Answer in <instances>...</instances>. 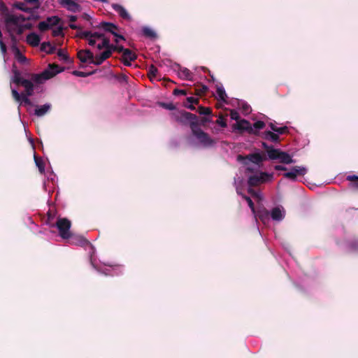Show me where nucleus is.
Segmentation results:
<instances>
[{"instance_id":"11","label":"nucleus","mask_w":358,"mask_h":358,"mask_svg":"<svg viewBox=\"0 0 358 358\" xmlns=\"http://www.w3.org/2000/svg\"><path fill=\"white\" fill-rule=\"evenodd\" d=\"M273 177L272 174H268L266 173H261L259 176L253 175L248 178V185L252 187H255L259 185L261 183L266 182L268 179L271 178Z\"/></svg>"},{"instance_id":"45","label":"nucleus","mask_w":358,"mask_h":358,"mask_svg":"<svg viewBox=\"0 0 358 358\" xmlns=\"http://www.w3.org/2000/svg\"><path fill=\"white\" fill-rule=\"evenodd\" d=\"M265 123L263 121H257L254 123L252 128L257 131V129H262L265 127Z\"/></svg>"},{"instance_id":"14","label":"nucleus","mask_w":358,"mask_h":358,"mask_svg":"<svg viewBox=\"0 0 358 358\" xmlns=\"http://www.w3.org/2000/svg\"><path fill=\"white\" fill-rule=\"evenodd\" d=\"M255 217H258L264 224H266L270 220V212L264 207L259 208L257 210H255V213H253Z\"/></svg>"},{"instance_id":"8","label":"nucleus","mask_w":358,"mask_h":358,"mask_svg":"<svg viewBox=\"0 0 358 358\" xmlns=\"http://www.w3.org/2000/svg\"><path fill=\"white\" fill-rule=\"evenodd\" d=\"M76 37L87 41L90 46H94L96 44V39L103 37V33L99 31H77Z\"/></svg>"},{"instance_id":"3","label":"nucleus","mask_w":358,"mask_h":358,"mask_svg":"<svg viewBox=\"0 0 358 358\" xmlns=\"http://www.w3.org/2000/svg\"><path fill=\"white\" fill-rule=\"evenodd\" d=\"M13 82L17 85H21L24 87V92H23L24 95L32 96L34 94V84L31 80L23 78L21 76L20 72L17 69L13 70Z\"/></svg>"},{"instance_id":"16","label":"nucleus","mask_w":358,"mask_h":358,"mask_svg":"<svg viewBox=\"0 0 358 358\" xmlns=\"http://www.w3.org/2000/svg\"><path fill=\"white\" fill-rule=\"evenodd\" d=\"M112 8L113 10L118 13V15L124 20L127 21L131 20V17L128 13L127 10L121 5L117 3H113Z\"/></svg>"},{"instance_id":"7","label":"nucleus","mask_w":358,"mask_h":358,"mask_svg":"<svg viewBox=\"0 0 358 358\" xmlns=\"http://www.w3.org/2000/svg\"><path fill=\"white\" fill-rule=\"evenodd\" d=\"M268 159L271 160H278L280 163L285 164H289L294 162V160L287 152L276 148L268 151Z\"/></svg>"},{"instance_id":"43","label":"nucleus","mask_w":358,"mask_h":358,"mask_svg":"<svg viewBox=\"0 0 358 358\" xmlns=\"http://www.w3.org/2000/svg\"><path fill=\"white\" fill-rule=\"evenodd\" d=\"M159 105L162 107L163 108L170 110H176V106L172 103H164V102H159Z\"/></svg>"},{"instance_id":"12","label":"nucleus","mask_w":358,"mask_h":358,"mask_svg":"<svg viewBox=\"0 0 358 358\" xmlns=\"http://www.w3.org/2000/svg\"><path fill=\"white\" fill-rule=\"evenodd\" d=\"M307 170L306 168L296 166L293 167L290 171L285 173L283 176L292 181H296L297 176H304Z\"/></svg>"},{"instance_id":"37","label":"nucleus","mask_w":358,"mask_h":358,"mask_svg":"<svg viewBox=\"0 0 358 358\" xmlns=\"http://www.w3.org/2000/svg\"><path fill=\"white\" fill-rule=\"evenodd\" d=\"M208 87L204 85H198L195 87V94L201 96L208 91Z\"/></svg>"},{"instance_id":"59","label":"nucleus","mask_w":358,"mask_h":358,"mask_svg":"<svg viewBox=\"0 0 358 358\" xmlns=\"http://www.w3.org/2000/svg\"><path fill=\"white\" fill-rule=\"evenodd\" d=\"M231 117L233 120H238V118H239V115H238V113L236 111H234L233 110V111L231 112Z\"/></svg>"},{"instance_id":"55","label":"nucleus","mask_w":358,"mask_h":358,"mask_svg":"<svg viewBox=\"0 0 358 358\" xmlns=\"http://www.w3.org/2000/svg\"><path fill=\"white\" fill-rule=\"evenodd\" d=\"M116 45H113L110 43V41L108 42V46L107 47L106 50H109L111 52V54L113 52L116 51Z\"/></svg>"},{"instance_id":"29","label":"nucleus","mask_w":358,"mask_h":358,"mask_svg":"<svg viewBox=\"0 0 358 358\" xmlns=\"http://www.w3.org/2000/svg\"><path fill=\"white\" fill-rule=\"evenodd\" d=\"M269 127L272 131L277 132L279 134H286L289 131V129L287 126H284L282 127H278L273 123L271 122L269 124Z\"/></svg>"},{"instance_id":"36","label":"nucleus","mask_w":358,"mask_h":358,"mask_svg":"<svg viewBox=\"0 0 358 358\" xmlns=\"http://www.w3.org/2000/svg\"><path fill=\"white\" fill-rule=\"evenodd\" d=\"M158 70L154 65H150L148 68V75L151 80L157 77Z\"/></svg>"},{"instance_id":"33","label":"nucleus","mask_w":358,"mask_h":358,"mask_svg":"<svg viewBox=\"0 0 358 358\" xmlns=\"http://www.w3.org/2000/svg\"><path fill=\"white\" fill-rule=\"evenodd\" d=\"M122 57L126 59H129V61H134L137 59V55L136 53L133 52L129 49H126L122 55Z\"/></svg>"},{"instance_id":"32","label":"nucleus","mask_w":358,"mask_h":358,"mask_svg":"<svg viewBox=\"0 0 358 358\" xmlns=\"http://www.w3.org/2000/svg\"><path fill=\"white\" fill-rule=\"evenodd\" d=\"M13 50L14 51L15 56L16 59L20 63H24L27 60V58L21 53V52L18 49V48H17L16 46L14 45V46H13Z\"/></svg>"},{"instance_id":"9","label":"nucleus","mask_w":358,"mask_h":358,"mask_svg":"<svg viewBox=\"0 0 358 358\" xmlns=\"http://www.w3.org/2000/svg\"><path fill=\"white\" fill-rule=\"evenodd\" d=\"M266 159V156L259 152L249 154L245 157L241 155H238V160L243 161V163L245 165H248L249 162L257 165H259L260 164L262 163V162H264Z\"/></svg>"},{"instance_id":"25","label":"nucleus","mask_w":358,"mask_h":358,"mask_svg":"<svg viewBox=\"0 0 358 358\" xmlns=\"http://www.w3.org/2000/svg\"><path fill=\"white\" fill-rule=\"evenodd\" d=\"M216 93L220 101L226 102L227 96L223 86L221 84L216 85Z\"/></svg>"},{"instance_id":"28","label":"nucleus","mask_w":358,"mask_h":358,"mask_svg":"<svg viewBox=\"0 0 358 358\" xmlns=\"http://www.w3.org/2000/svg\"><path fill=\"white\" fill-rule=\"evenodd\" d=\"M179 76L181 78L192 80V73L187 68H182L179 72Z\"/></svg>"},{"instance_id":"50","label":"nucleus","mask_w":358,"mask_h":358,"mask_svg":"<svg viewBox=\"0 0 358 358\" xmlns=\"http://www.w3.org/2000/svg\"><path fill=\"white\" fill-rule=\"evenodd\" d=\"M173 94L176 96H178V95H186L187 94V92L185 90H179V89H175L173 90Z\"/></svg>"},{"instance_id":"39","label":"nucleus","mask_w":358,"mask_h":358,"mask_svg":"<svg viewBox=\"0 0 358 358\" xmlns=\"http://www.w3.org/2000/svg\"><path fill=\"white\" fill-rule=\"evenodd\" d=\"M14 17L16 18V22L15 23H10V27H12V25H17V24L20 23V22H25L27 20V21L31 20L30 17H25L23 15H14Z\"/></svg>"},{"instance_id":"47","label":"nucleus","mask_w":358,"mask_h":358,"mask_svg":"<svg viewBox=\"0 0 358 358\" xmlns=\"http://www.w3.org/2000/svg\"><path fill=\"white\" fill-rule=\"evenodd\" d=\"M111 55V52L106 49L100 54V56L104 59V61L110 57Z\"/></svg>"},{"instance_id":"2","label":"nucleus","mask_w":358,"mask_h":358,"mask_svg":"<svg viewBox=\"0 0 358 358\" xmlns=\"http://www.w3.org/2000/svg\"><path fill=\"white\" fill-rule=\"evenodd\" d=\"M62 69L59 66L55 64H49L48 69H45L41 73H31L30 74L31 80L38 84L43 83L45 80L52 78L58 73L61 72Z\"/></svg>"},{"instance_id":"5","label":"nucleus","mask_w":358,"mask_h":358,"mask_svg":"<svg viewBox=\"0 0 358 358\" xmlns=\"http://www.w3.org/2000/svg\"><path fill=\"white\" fill-rule=\"evenodd\" d=\"M94 28L101 29L105 32H108L113 34L115 36L114 41L116 43H118L120 40H125L122 35L117 33L119 31L118 27L112 22L102 21L99 24L94 26Z\"/></svg>"},{"instance_id":"10","label":"nucleus","mask_w":358,"mask_h":358,"mask_svg":"<svg viewBox=\"0 0 358 358\" xmlns=\"http://www.w3.org/2000/svg\"><path fill=\"white\" fill-rule=\"evenodd\" d=\"M233 129L234 130H238L241 134L247 131L250 134H257V131L252 128L250 122L245 119L237 121V122L233 125Z\"/></svg>"},{"instance_id":"46","label":"nucleus","mask_w":358,"mask_h":358,"mask_svg":"<svg viewBox=\"0 0 358 358\" xmlns=\"http://www.w3.org/2000/svg\"><path fill=\"white\" fill-rule=\"evenodd\" d=\"M216 124H219L222 128H225L227 127V122L222 115L219 116V118L216 120Z\"/></svg>"},{"instance_id":"40","label":"nucleus","mask_w":358,"mask_h":358,"mask_svg":"<svg viewBox=\"0 0 358 358\" xmlns=\"http://www.w3.org/2000/svg\"><path fill=\"white\" fill-rule=\"evenodd\" d=\"M104 62V59L99 55H93V59H91L90 64H95L96 66L101 65Z\"/></svg>"},{"instance_id":"42","label":"nucleus","mask_w":358,"mask_h":358,"mask_svg":"<svg viewBox=\"0 0 358 358\" xmlns=\"http://www.w3.org/2000/svg\"><path fill=\"white\" fill-rule=\"evenodd\" d=\"M38 29L40 31L44 32L45 31L49 30L50 28L49 25L45 22V21H41L38 24Z\"/></svg>"},{"instance_id":"20","label":"nucleus","mask_w":358,"mask_h":358,"mask_svg":"<svg viewBox=\"0 0 358 358\" xmlns=\"http://www.w3.org/2000/svg\"><path fill=\"white\" fill-rule=\"evenodd\" d=\"M26 41L29 45L37 47L40 43L41 38L36 34L31 33L27 35Z\"/></svg>"},{"instance_id":"63","label":"nucleus","mask_w":358,"mask_h":358,"mask_svg":"<svg viewBox=\"0 0 358 358\" xmlns=\"http://www.w3.org/2000/svg\"><path fill=\"white\" fill-rule=\"evenodd\" d=\"M69 27L72 29H75V30H77V31H79L80 30H82L81 28L78 26H77L76 24H73V23H71L69 24Z\"/></svg>"},{"instance_id":"19","label":"nucleus","mask_w":358,"mask_h":358,"mask_svg":"<svg viewBox=\"0 0 358 358\" xmlns=\"http://www.w3.org/2000/svg\"><path fill=\"white\" fill-rule=\"evenodd\" d=\"M33 27V25L31 23H26L21 24L20 23L17 24V25H12L13 28V36L15 38L14 36V33H15L17 35H21L24 33V30L27 29H31Z\"/></svg>"},{"instance_id":"24","label":"nucleus","mask_w":358,"mask_h":358,"mask_svg":"<svg viewBox=\"0 0 358 358\" xmlns=\"http://www.w3.org/2000/svg\"><path fill=\"white\" fill-rule=\"evenodd\" d=\"M263 138L266 140L275 143L279 141V136L271 131H266L263 133Z\"/></svg>"},{"instance_id":"15","label":"nucleus","mask_w":358,"mask_h":358,"mask_svg":"<svg viewBox=\"0 0 358 358\" xmlns=\"http://www.w3.org/2000/svg\"><path fill=\"white\" fill-rule=\"evenodd\" d=\"M11 93H12V96L15 101L23 102L26 105L31 104V101L29 99V96L24 95V93L19 94V92L15 89H13L11 90Z\"/></svg>"},{"instance_id":"44","label":"nucleus","mask_w":358,"mask_h":358,"mask_svg":"<svg viewBox=\"0 0 358 358\" xmlns=\"http://www.w3.org/2000/svg\"><path fill=\"white\" fill-rule=\"evenodd\" d=\"M52 34L54 37L62 36H64L63 27H58L57 28L52 30Z\"/></svg>"},{"instance_id":"56","label":"nucleus","mask_w":358,"mask_h":358,"mask_svg":"<svg viewBox=\"0 0 358 358\" xmlns=\"http://www.w3.org/2000/svg\"><path fill=\"white\" fill-rule=\"evenodd\" d=\"M350 249L352 251H355L358 250V241H355V243H352L350 245Z\"/></svg>"},{"instance_id":"23","label":"nucleus","mask_w":358,"mask_h":358,"mask_svg":"<svg viewBox=\"0 0 358 358\" xmlns=\"http://www.w3.org/2000/svg\"><path fill=\"white\" fill-rule=\"evenodd\" d=\"M270 215L271 218L275 221H280L284 217V215H282L281 210L278 207L273 208L271 213H270Z\"/></svg>"},{"instance_id":"49","label":"nucleus","mask_w":358,"mask_h":358,"mask_svg":"<svg viewBox=\"0 0 358 358\" xmlns=\"http://www.w3.org/2000/svg\"><path fill=\"white\" fill-rule=\"evenodd\" d=\"M57 55L66 62H68L69 60V56L66 54H64L63 50L61 49L58 50Z\"/></svg>"},{"instance_id":"48","label":"nucleus","mask_w":358,"mask_h":358,"mask_svg":"<svg viewBox=\"0 0 358 358\" xmlns=\"http://www.w3.org/2000/svg\"><path fill=\"white\" fill-rule=\"evenodd\" d=\"M93 73V72H90V73H85V72H83V71H75L73 72V74L77 76H80V77H83V78H85V77H87L88 76H90Z\"/></svg>"},{"instance_id":"27","label":"nucleus","mask_w":358,"mask_h":358,"mask_svg":"<svg viewBox=\"0 0 358 358\" xmlns=\"http://www.w3.org/2000/svg\"><path fill=\"white\" fill-rule=\"evenodd\" d=\"M45 21L51 29L52 27L57 26L59 24V22H61V18H59L58 16H51L47 17L46 20Z\"/></svg>"},{"instance_id":"17","label":"nucleus","mask_w":358,"mask_h":358,"mask_svg":"<svg viewBox=\"0 0 358 358\" xmlns=\"http://www.w3.org/2000/svg\"><path fill=\"white\" fill-rule=\"evenodd\" d=\"M59 3L71 12L76 13L80 10V6L73 0H60Z\"/></svg>"},{"instance_id":"22","label":"nucleus","mask_w":358,"mask_h":358,"mask_svg":"<svg viewBox=\"0 0 358 358\" xmlns=\"http://www.w3.org/2000/svg\"><path fill=\"white\" fill-rule=\"evenodd\" d=\"M26 4L27 3H25V1H15L13 4V7L20 10L24 11L25 13H31L32 12V8L27 7Z\"/></svg>"},{"instance_id":"52","label":"nucleus","mask_w":358,"mask_h":358,"mask_svg":"<svg viewBox=\"0 0 358 358\" xmlns=\"http://www.w3.org/2000/svg\"><path fill=\"white\" fill-rule=\"evenodd\" d=\"M187 101L190 103L191 104H198L199 103V99L192 96H189L187 98Z\"/></svg>"},{"instance_id":"34","label":"nucleus","mask_w":358,"mask_h":358,"mask_svg":"<svg viewBox=\"0 0 358 358\" xmlns=\"http://www.w3.org/2000/svg\"><path fill=\"white\" fill-rule=\"evenodd\" d=\"M34 161H35L36 165L38 168L39 172L41 173H44V172H45V164H44V162H43V159L41 158L38 157H36L35 155L34 156Z\"/></svg>"},{"instance_id":"58","label":"nucleus","mask_w":358,"mask_h":358,"mask_svg":"<svg viewBox=\"0 0 358 358\" xmlns=\"http://www.w3.org/2000/svg\"><path fill=\"white\" fill-rule=\"evenodd\" d=\"M122 62L124 64V65L127 66H130L131 65V62L129 59L124 58L123 57L121 59Z\"/></svg>"},{"instance_id":"61","label":"nucleus","mask_w":358,"mask_h":358,"mask_svg":"<svg viewBox=\"0 0 358 358\" xmlns=\"http://www.w3.org/2000/svg\"><path fill=\"white\" fill-rule=\"evenodd\" d=\"M29 14L27 17H30L31 20H37L39 18V15L34 14L33 11Z\"/></svg>"},{"instance_id":"26","label":"nucleus","mask_w":358,"mask_h":358,"mask_svg":"<svg viewBox=\"0 0 358 358\" xmlns=\"http://www.w3.org/2000/svg\"><path fill=\"white\" fill-rule=\"evenodd\" d=\"M41 51L45 52L47 54H53L56 50L54 45L50 42H43L41 45Z\"/></svg>"},{"instance_id":"60","label":"nucleus","mask_w":358,"mask_h":358,"mask_svg":"<svg viewBox=\"0 0 358 358\" xmlns=\"http://www.w3.org/2000/svg\"><path fill=\"white\" fill-rule=\"evenodd\" d=\"M202 70L203 72H208V73L209 76L211 78L212 80L213 81L215 80V78H214L213 75L211 74L210 70L208 68L203 66V67H202Z\"/></svg>"},{"instance_id":"38","label":"nucleus","mask_w":358,"mask_h":358,"mask_svg":"<svg viewBox=\"0 0 358 358\" xmlns=\"http://www.w3.org/2000/svg\"><path fill=\"white\" fill-rule=\"evenodd\" d=\"M197 112L200 115H210L212 113V110L210 108L199 106L197 109Z\"/></svg>"},{"instance_id":"4","label":"nucleus","mask_w":358,"mask_h":358,"mask_svg":"<svg viewBox=\"0 0 358 358\" xmlns=\"http://www.w3.org/2000/svg\"><path fill=\"white\" fill-rule=\"evenodd\" d=\"M0 14L4 17V22L6 24L7 31L10 34L11 40L15 41L16 38L13 36V28L10 27V23H15L16 18L13 14H10L8 8L3 2H0Z\"/></svg>"},{"instance_id":"21","label":"nucleus","mask_w":358,"mask_h":358,"mask_svg":"<svg viewBox=\"0 0 358 358\" xmlns=\"http://www.w3.org/2000/svg\"><path fill=\"white\" fill-rule=\"evenodd\" d=\"M51 105L49 103H45L40 107H37L35 109L34 114L38 117L43 116L46 114L49 110L50 109Z\"/></svg>"},{"instance_id":"54","label":"nucleus","mask_w":358,"mask_h":358,"mask_svg":"<svg viewBox=\"0 0 358 358\" xmlns=\"http://www.w3.org/2000/svg\"><path fill=\"white\" fill-rule=\"evenodd\" d=\"M262 147L266 150L267 155H268V151L270 150H275V148H273L272 146H269L267 145V143L263 142L262 143Z\"/></svg>"},{"instance_id":"1","label":"nucleus","mask_w":358,"mask_h":358,"mask_svg":"<svg viewBox=\"0 0 358 358\" xmlns=\"http://www.w3.org/2000/svg\"><path fill=\"white\" fill-rule=\"evenodd\" d=\"M170 116L171 120L182 126L189 125L193 136L203 147L209 148L215 144V141L199 127L198 117L196 115L182 110L173 111Z\"/></svg>"},{"instance_id":"6","label":"nucleus","mask_w":358,"mask_h":358,"mask_svg":"<svg viewBox=\"0 0 358 358\" xmlns=\"http://www.w3.org/2000/svg\"><path fill=\"white\" fill-rule=\"evenodd\" d=\"M50 227H56L59 231V236L63 238L66 239L69 237L70 229L71 227V221L66 217H59L55 224H50Z\"/></svg>"},{"instance_id":"57","label":"nucleus","mask_w":358,"mask_h":358,"mask_svg":"<svg viewBox=\"0 0 358 358\" xmlns=\"http://www.w3.org/2000/svg\"><path fill=\"white\" fill-rule=\"evenodd\" d=\"M117 78L121 82H127L128 77L125 74H120Z\"/></svg>"},{"instance_id":"13","label":"nucleus","mask_w":358,"mask_h":358,"mask_svg":"<svg viewBox=\"0 0 358 358\" xmlns=\"http://www.w3.org/2000/svg\"><path fill=\"white\" fill-rule=\"evenodd\" d=\"M65 240H68L69 243L71 245H80L82 247L90 245V243L83 236L75 235L72 233H71L69 237Z\"/></svg>"},{"instance_id":"64","label":"nucleus","mask_w":358,"mask_h":358,"mask_svg":"<svg viewBox=\"0 0 358 358\" xmlns=\"http://www.w3.org/2000/svg\"><path fill=\"white\" fill-rule=\"evenodd\" d=\"M275 169L277 171H286L287 168L281 165H276L275 166Z\"/></svg>"},{"instance_id":"41","label":"nucleus","mask_w":358,"mask_h":358,"mask_svg":"<svg viewBox=\"0 0 358 358\" xmlns=\"http://www.w3.org/2000/svg\"><path fill=\"white\" fill-rule=\"evenodd\" d=\"M243 198L247 201L250 208L251 209L252 212L253 213H255V204L250 197L246 196V195H242Z\"/></svg>"},{"instance_id":"51","label":"nucleus","mask_w":358,"mask_h":358,"mask_svg":"<svg viewBox=\"0 0 358 358\" xmlns=\"http://www.w3.org/2000/svg\"><path fill=\"white\" fill-rule=\"evenodd\" d=\"M210 121H211V120L210 117H201L200 122H199V126L205 125L207 122H210Z\"/></svg>"},{"instance_id":"31","label":"nucleus","mask_w":358,"mask_h":358,"mask_svg":"<svg viewBox=\"0 0 358 358\" xmlns=\"http://www.w3.org/2000/svg\"><path fill=\"white\" fill-rule=\"evenodd\" d=\"M346 180L352 182L351 183V187L352 189L355 190H358V176L355 175L348 176Z\"/></svg>"},{"instance_id":"53","label":"nucleus","mask_w":358,"mask_h":358,"mask_svg":"<svg viewBox=\"0 0 358 358\" xmlns=\"http://www.w3.org/2000/svg\"><path fill=\"white\" fill-rule=\"evenodd\" d=\"M0 49L3 54L6 52V45L2 40H0Z\"/></svg>"},{"instance_id":"30","label":"nucleus","mask_w":358,"mask_h":358,"mask_svg":"<svg viewBox=\"0 0 358 358\" xmlns=\"http://www.w3.org/2000/svg\"><path fill=\"white\" fill-rule=\"evenodd\" d=\"M142 31H143V36L147 38H149L151 39H155L157 38V34L155 33V31L149 27H143L142 29Z\"/></svg>"},{"instance_id":"62","label":"nucleus","mask_w":358,"mask_h":358,"mask_svg":"<svg viewBox=\"0 0 358 358\" xmlns=\"http://www.w3.org/2000/svg\"><path fill=\"white\" fill-rule=\"evenodd\" d=\"M116 52H122V54L124 52L125 50L127 48H124L122 45H116Z\"/></svg>"},{"instance_id":"35","label":"nucleus","mask_w":358,"mask_h":358,"mask_svg":"<svg viewBox=\"0 0 358 358\" xmlns=\"http://www.w3.org/2000/svg\"><path fill=\"white\" fill-rule=\"evenodd\" d=\"M100 39H101L102 41L97 45V49L101 50L104 48L106 50L108 46L110 39L106 36L105 34H103V37H101Z\"/></svg>"},{"instance_id":"18","label":"nucleus","mask_w":358,"mask_h":358,"mask_svg":"<svg viewBox=\"0 0 358 358\" xmlns=\"http://www.w3.org/2000/svg\"><path fill=\"white\" fill-rule=\"evenodd\" d=\"M77 57L82 63H86L93 59V53L90 50H80L77 53Z\"/></svg>"}]
</instances>
